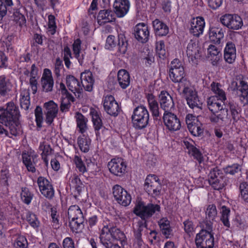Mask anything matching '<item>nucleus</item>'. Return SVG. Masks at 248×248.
<instances>
[{
	"label": "nucleus",
	"instance_id": "nucleus-1",
	"mask_svg": "<svg viewBox=\"0 0 248 248\" xmlns=\"http://www.w3.org/2000/svg\"><path fill=\"white\" fill-rule=\"evenodd\" d=\"M20 112L18 107L13 102H7L5 106L0 107V123L9 127V132L0 124V136L13 138L21 133L19 121Z\"/></svg>",
	"mask_w": 248,
	"mask_h": 248
},
{
	"label": "nucleus",
	"instance_id": "nucleus-2",
	"mask_svg": "<svg viewBox=\"0 0 248 248\" xmlns=\"http://www.w3.org/2000/svg\"><path fill=\"white\" fill-rule=\"evenodd\" d=\"M211 89L215 95L207 99V107L212 113L209 119L213 123L222 124L228 117V108H223L222 105L227 100L226 93L219 83L213 82Z\"/></svg>",
	"mask_w": 248,
	"mask_h": 248
},
{
	"label": "nucleus",
	"instance_id": "nucleus-3",
	"mask_svg": "<svg viewBox=\"0 0 248 248\" xmlns=\"http://www.w3.org/2000/svg\"><path fill=\"white\" fill-rule=\"evenodd\" d=\"M99 238L101 243L105 248H119L118 241H120L122 245L126 243L124 233L119 229L111 225L104 226Z\"/></svg>",
	"mask_w": 248,
	"mask_h": 248
},
{
	"label": "nucleus",
	"instance_id": "nucleus-4",
	"mask_svg": "<svg viewBox=\"0 0 248 248\" xmlns=\"http://www.w3.org/2000/svg\"><path fill=\"white\" fill-rule=\"evenodd\" d=\"M169 74L172 82L178 83V90H181L183 85L190 82L186 78L184 66L178 59H175L171 61Z\"/></svg>",
	"mask_w": 248,
	"mask_h": 248
},
{
	"label": "nucleus",
	"instance_id": "nucleus-5",
	"mask_svg": "<svg viewBox=\"0 0 248 248\" xmlns=\"http://www.w3.org/2000/svg\"><path fill=\"white\" fill-rule=\"evenodd\" d=\"M150 115L146 107L140 105L134 108L131 116L133 127L136 130L147 127L149 123Z\"/></svg>",
	"mask_w": 248,
	"mask_h": 248
},
{
	"label": "nucleus",
	"instance_id": "nucleus-6",
	"mask_svg": "<svg viewBox=\"0 0 248 248\" xmlns=\"http://www.w3.org/2000/svg\"><path fill=\"white\" fill-rule=\"evenodd\" d=\"M69 226L73 232H77L83 226L84 218L82 212L77 205H71L68 210Z\"/></svg>",
	"mask_w": 248,
	"mask_h": 248
},
{
	"label": "nucleus",
	"instance_id": "nucleus-7",
	"mask_svg": "<svg viewBox=\"0 0 248 248\" xmlns=\"http://www.w3.org/2000/svg\"><path fill=\"white\" fill-rule=\"evenodd\" d=\"M117 46V55L120 56L125 54L128 48V41L125 36L123 34L118 35L117 43L114 35H109L106 39L105 48L108 50H112Z\"/></svg>",
	"mask_w": 248,
	"mask_h": 248
},
{
	"label": "nucleus",
	"instance_id": "nucleus-8",
	"mask_svg": "<svg viewBox=\"0 0 248 248\" xmlns=\"http://www.w3.org/2000/svg\"><path fill=\"white\" fill-rule=\"evenodd\" d=\"M160 207L158 204L148 203L145 205L142 202H139L135 207L134 213L140 217L142 220L146 221L156 212H159Z\"/></svg>",
	"mask_w": 248,
	"mask_h": 248
},
{
	"label": "nucleus",
	"instance_id": "nucleus-9",
	"mask_svg": "<svg viewBox=\"0 0 248 248\" xmlns=\"http://www.w3.org/2000/svg\"><path fill=\"white\" fill-rule=\"evenodd\" d=\"M182 88L181 92L180 90H178V91L186 99L188 107L191 108L198 107L200 102L198 93L192 86L190 81L189 83L183 85Z\"/></svg>",
	"mask_w": 248,
	"mask_h": 248
},
{
	"label": "nucleus",
	"instance_id": "nucleus-10",
	"mask_svg": "<svg viewBox=\"0 0 248 248\" xmlns=\"http://www.w3.org/2000/svg\"><path fill=\"white\" fill-rule=\"evenodd\" d=\"M219 21L224 26L232 30H238L243 25L242 18L235 14H225L219 18Z\"/></svg>",
	"mask_w": 248,
	"mask_h": 248
},
{
	"label": "nucleus",
	"instance_id": "nucleus-11",
	"mask_svg": "<svg viewBox=\"0 0 248 248\" xmlns=\"http://www.w3.org/2000/svg\"><path fill=\"white\" fill-rule=\"evenodd\" d=\"M145 191L153 197L160 194L162 186L158 177L154 174H150L145 179L144 185Z\"/></svg>",
	"mask_w": 248,
	"mask_h": 248
},
{
	"label": "nucleus",
	"instance_id": "nucleus-12",
	"mask_svg": "<svg viewBox=\"0 0 248 248\" xmlns=\"http://www.w3.org/2000/svg\"><path fill=\"white\" fill-rule=\"evenodd\" d=\"M197 248H213L214 233H209L203 231L198 233L195 238Z\"/></svg>",
	"mask_w": 248,
	"mask_h": 248
},
{
	"label": "nucleus",
	"instance_id": "nucleus-13",
	"mask_svg": "<svg viewBox=\"0 0 248 248\" xmlns=\"http://www.w3.org/2000/svg\"><path fill=\"white\" fill-rule=\"evenodd\" d=\"M103 104L106 113L112 116H117L121 110L114 97L111 95H108L104 97Z\"/></svg>",
	"mask_w": 248,
	"mask_h": 248
},
{
	"label": "nucleus",
	"instance_id": "nucleus-14",
	"mask_svg": "<svg viewBox=\"0 0 248 248\" xmlns=\"http://www.w3.org/2000/svg\"><path fill=\"white\" fill-rule=\"evenodd\" d=\"M186 123L190 133L194 136H199L203 133L202 124L197 120L195 116L188 114L186 117Z\"/></svg>",
	"mask_w": 248,
	"mask_h": 248
},
{
	"label": "nucleus",
	"instance_id": "nucleus-15",
	"mask_svg": "<svg viewBox=\"0 0 248 248\" xmlns=\"http://www.w3.org/2000/svg\"><path fill=\"white\" fill-rule=\"evenodd\" d=\"M113 194L116 201L121 205L126 206L131 201V197L127 192L119 185H115L112 188Z\"/></svg>",
	"mask_w": 248,
	"mask_h": 248
},
{
	"label": "nucleus",
	"instance_id": "nucleus-16",
	"mask_svg": "<svg viewBox=\"0 0 248 248\" xmlns=\"http://www.w3.org/2000/svg\"><path fill=\"white\" fill-rule=\"evenodd\" d=\"M37 184L41 194L46 199L52 200L54 197L55 190L51 183L46 178L40 176Z\"/></svg>",
	"mask_w": 248,
	"mask_h": 248
},
{
	"label": "nucleus",
	"instance_id": "nucleus-17",
	"mask_svg": "<svg viewBox=\"0 0 248 248\" xmlns=\"http://www.w3.org/2000/svg\"><path fill=\"white\" fill-rule=\"evenodd\" d=\"M26 8L23 6L19 0H16L15 7L13 8V18L16 23L22 27L26 25V19L24 14Z\"/></svg>",
	"mask_w": 248,
	"mask_h": 248
},
{
	"label": "nucleus",
	"instance_id": "nucleus-18",
	"mask_svg": "<svg viewBox=\"0 0 248 248\" xmlns=\"http://www.w3.org/2000/svg\"><path fill=\"white\" fill-rule=\"evenodd\" d=\"M134 36L140 43H145L149 39L150 31L148 25L144 23H140L134 28Z\"/></svg>",
	"mask_w": 248,
	"mask_h": 248
},
{
	"label": "nucleus",
	"instance_id": "nucleus-19",
	"mask_svg": "<svg viewBox=\"0 0 248 248\" xmlns=\"http://www.w3.org/2000/svg\"><path fill=\"white\" fill-rule=\"evenodd\" d=\"M163 119L165 125L170 131H175L180 129V121L174 113L171 112L164 113Z\"/></svg>",
	"mask_w": 248,
	"mask_h": 248
},
{
	"label": "nucleus",
	"instance_id": "nucleus-20",
	"mask_svg": "<svg viewBox=\"0 0 248 248\" xmlns=\"http://www.w3.org/2000/svg\"><path fill=\"white\" fill-rule=\"evenodd\" d=\"M204 19L202 16L193 17L189 21V32L193 36L199 37L202 34L205 27Z\"/></svg>",
	"mask_w": 248,
	"mask_h": 248
},
{
	"label": "nucleus",
	"instance_id": "nucleus-21",
	"mask_svg": "<svg viewBox=\"0 0 248 248\" xmlns=\"http://www.w3.org/2000/svg\"><path fill=\"white\" fill-rule=\"evenodd\" d=\"M108 167L111 173L115 175L121 176L124 173L126 165L123 159L117 157L112 159L108 162Z\"/></svg>",
	"mask_w": 248,
	"mask_h": 248
},
{
	"label": "nucleus",
	"instance_id": "nucleus-22",
	"mask_svg": "<svg viewBox=\"0 0 248 248\" xmlns=\"http://www.w3.org/2000/svg\"><path fill=\"white\" fill-rule=\"evenodd\" d=\"M200 48L196 40H191L186 48V54L188 61L193 64H197L198 59L200 57Z\"/></svg>",
	"mask_w": 248,
	"mask_h": 248
},
{
	"label": "nucleus",
	"instance_id": "nucleus-23",
	"mask_svg": "<svg viewBox=\"0 0 248 248\" xmlns=\"http://www.w3.org/2000/svg\"><path fill=\"white\" fill-rule=\"evenodd\" d=\"M46 109L45 122L48 125H51L58 113V106L53 101L51 100L44 104Z\"/></svg>",
	"mask_w": 248,
	"mask_h": 248
},
{
	"label": "nucleus",
	"instance_id": "nucleus-24",
	"mask_svg": "<svg viewBox=\"0 0 248 248\" xmlns=\"http://www.w3.org/2000/svg\"><path fill=\"white\" fill-rule=\"evenodd\" d=\"M113 7L114 13L117 17H124L129 12L130 7L129 0H115Z\"/></svg>",
	"mask_w": 248,
	"mask_h": 248
},
{
	"label": "nucleus",
	"instance_id": "nucleus-25",
	"mask_svg": "<svg viewBox=\"0 0 248 248\" xmlns=\"http://www.w3.org/2000/svg\"><path fill=\"white\" fill-rule=\"evenodd\" d=\"M89 114L92 118L96 136L98 137L100 135L99 131L103 126L101 113L98 108L91 107L90 108Z\"/></svg>",
	"mask_w": 248,
	"mask_h": 248
},
{
	"label": "nucleus",
	"instance_id": "nucleus-26",
	"mask_svg": "<svg viewBox=\"0 0 248 248\" xmlns=\"http://www.w3.org/2000/svg\"><path fill=\"white\" fill-rule=\"evenodd\" d=\"M159 98L160 106L164 110V113L170 112L174 108V102L171 96L166 91H162Z\"/></svg>",
	"mask_w": 248,
	"mask_h": 248
},
{
	"label": "nucleus",
	"instance_id": "nucleus-27",
	"mask_svg": "<svg viewBox=\"0 0 248 248\" xmlns=\"http://www.w3.org/2000/svg\"><path fill=\"white\" fill-rule=\"evenodd\" d=\"M225 32V29L219 25L210 27L208 31L210 41L215 44H219L221 40L224 37Z\"/></svg>",
	"mask_w": 248,
	"mask_h": 248
},
{
	"label": "nucleus",
	"instance_id": "nucleus-28",
	"mask_svg": "<svg viewBox=\"0 0 248 248\" xmlns=\"http://www.w3.org/2000/svg\"><path fill=\"white\" fill-rule=\"evenodd\" d=\"M41 83L42 90L45 92H49L52 91L54 86V80L51 70L45 68L41 78Z\"/></svg>",
	"mask_w": 248,
	"mask_h": 248
},
{
	"label": "nucleus",
	"instance_id": "nucleus-29",
	"mask_svg": "<svg viewBox=\"0 0 248 248\" xmlns=\"http://www.w3.org/2000/svg\"><path fill=\"white\" fill-rule=\"evenodd\" d=\"M149 108L155 120H160L161 114L159 112V105L155 96L152 93H148L146 96Z\"/></svg>",
	"mask_w": 248,
	"mask_h": 248
},
{
	"label": "nucleus",
	"instance_id": "nucleus-30",
	"mask_svg": "<svg viewBox=\"0 0 248 248\" xmlns=\"http://www.w3.org/2000/svg\"><path fill=\"white\" fill-rule=\"evenodd\" d=\"M114 13L110 9L101 10L96 17L98 24L102 26L107 23L115 21Z\"/></svg>",
	"mask_w": 248,
	"mask_h": 248
},
{
	"label": "nucleus",
	"instance_id": "nucleus-31",
	"mask_svg": "<svg viewBox=\"0 0 248 248\" xmlns=\"http://www.w3.org/2000/svg\"><path fill=\"white\" fill-rule=\"evenodd\" d=\"M81 82L85 91L91 92L93 89L94 79L89 70H85L80 74Z\"/></svg>",
	"mask_w": 248,
	"mask_h": 248
},
{
	"label": "nucleus",
	"instance_id": "nucleus-32",
	"mask_svg": "<svg viewBox=\"0 0 248 248\" xmlns=\"http://www.w3.org/2000/svg\"><path fill=\"white\" fill-rule=\"evenodd\" d=\"M153 27L155 36L159 37L166 36L169 33L168 26L159 19H155L152 22Z\"/></svg>",
	"mask_w": 248,
	"mask_h": 248
},
{
	"label": "nucleus",
	"instance_id": "nucleus-33",
	"mask_svg": "<svg viewBox=\"0 0 248 248\" xmlns=\"http://www.w3.org/2000/svg\"><path fill=\"white\" fill-rule=\"evenodd\" d=\"M208 58L214 66H217L222 60V53L219 49L214 45H210L207 50Z\"/></svg>",
	"mask_w": 248,
	"mask_h": 248
},
{
	"label": "nucleus",
	"instance_id": "nucleus-34",
	"mask_svg": "<svg viewBox=\"0 0 248 248\" xmlns=\"http://www.w3.org/2000/svg\"><path fill=\"white\" fill-rule=\"evenodd\" d=\"M12 84L6 75L0 76V96L5 97L11 91Z\"/></svg>",
	"mask_w": 248,
	"mask_h": 248
},
{
	"label": "nucleus",
	"instance_id": "nucleus-35",
	"mask_svg": "<svg viewBox=\"0 0 248 248\" xmlns=\"http://www.w3.org/2000/svg\"><path fill=\"white\" fill-rule=\"evenodd\" d=\"M66 84L68 89L74 93H79L81 89L79 81L73 75H67L66 77Z\"/></svg>",
	"mask_w": 248,
	"mask_h": 248
},
{
	"label": "nucleus",
	"instance_id": "nucleus-36",
	"mask_svg": "<svg viewBox=\"0 0 248 248\" xmlns=\"http://www.w3.org/2000/svg\"><path fill=\"white\" fill-rule=\"evenodd\" d=\"M117 80L120 86L122 89H126L129 85L130 82V77L129 73L125 69L120 70L117 74Z\"/></svg>",
	"mask_w": 248,
	"mask_h": 248
},
{
	"label": "nucleus",
	"instance_id": "nucleus-37",
	"mask_svg": "<svg viewBox=\"0 0 248 248\" xmlns=\"http://www.w3.org/2000/svg\"><path fill=\"white\" fill-rule=\"evenodd\" d=\"M14 5L13 0H0V24H3V18Z\"/></svg>",
	"mask_w": 248,
	"mask_h": 248
},
{
	"label": "nucleus",
	"instance_id": "nucleus-38",
	"mask_svg": "<svg viewBox=\"0 0 248 248\" xmlns=\"http://www.w3.org/2000/svg\"><path fill=\"white\" fill-rule=\"evenodd\" d=\"M158 224L162 234L166 238L170 237L172 229L170 228V222L166 217H163L158 221Z\"/></svg>",
	"mask_w": 248,
	"mask_h": 248
},
{
	"label": "nucleus",
	"instance_id": "nucleus-39",
	"mask_svg": "<svg viewBox=\"0 0 248 248\" xmlns=\"http://www.w3.org/2000/svg\"><path fill=\"white\" fill-rule=\"evenodd\" d=\"M78 143L80 150L84 152L87 153L90 149L91 140L88 136L85 135L80 136L78 139Z\"/></svg>",
	"mask_w": 248,
	"mask_h": 248
},
{
	"label": "nucleus",
	"instance_id": "nucleus-40",
	"mask_svg": "<svg viewBox=\"0 0 248 248\" xmlns=\"http://www.w3.org/2000/svg\"><path fill=\"white\" fill-rule=\"evenodd\" d=\"M46 39V37L44 35L41 33H34L31 43V47L38 50L39 46L44 45V40Z\"/></svg>",
	"mask_w": 248,
	"mask_h": 248
},
{
	"label": "nucleus",
	"instance_id": "nucleus-41",
	"mask_svg": "<svg viewBox=\"0 0 248 248\" xmlns=\"http://www.w3.org/2000/svg\"><path fill=\"white\" fill-rule=\"evenodd\" d=\"M205 219L209 221H215L217 217V208L214 204L208 205L205 211Z\"/></svg>",
	"mask_w": 248,
	"mask_h": 248
},
{
	"label": "nucleus",
	"instance_id": "nucleus-42",
	"mask_svg": "<svg viewBox=\"0 0 248 248\" xmlns=\"http://www.w3.org/2000/svg\"><path fill=\"white\" fill-rule=\"evenodd\" d=\"M77 127L79 129V132L82 135L86 131L87 129V120L81 113H79L77 118Z\"/></svg>",
	"mask_w": 248,
	"mask_h": 248
},
{
	"label": "nucleus",
	"instance_id": "nucleus-43",
	"mask_svg": "<svg viewBox=\"0 0 248 248\" xmlns=\"http://www.w3.org/2000/svg\"><path fill=\"white\" fill-rule=\"evenodd\" d=\"M20 103L22 108L26 110L29 109L30 106V97L29 92H24L20 93Z\"/></svg>",
	"mask_w": 248,
	"mask_h": 248
},
{
	"label": "nucleus",
	"instance_id": "nucleus-44",
	"mask_svg": "<svg viewBox=\"0 0 248 248\" xmlns=\"http://www.w3.org/2000/svg\"><path fill=\"white\" fill-rule=\"evenodd\" d=\"M226 179H208L209 184L215 190L222 189L226 185Z\"/></svg>",
	"mask_w": 248,
	"mask_h": 248
},
{
	"label": "nucleus",
	"instance_id": "nucleus-45",
	"mask_svg": "<svg viewBox=\"0 0 248 248\" xmlns=\"http://www.w3.org/2000/svg\"><path fill=\"white\" fill-rule=\"evenodd\" d=\"M185 146V151L189 155H202L199 149L196 147L192 143L186 141L184 142Z\"/></svg>",
	"mask_w": 248,
	"mask_h": 248
},
{
	"label": "nucleus",
	"instance_id": "nucleus-46",
	"mask_svg": "<svg viewBox=\"0 0 248 248\" xmlns=\"http://www.w3.org/2000/svg\"><path fill=\"white\" fill-rule=\"evenodd\" d=\"M156 52L160 59H164L166 57V50L164 41L160 40L156 43Z\"/></svg>",
	"mask_w": 248,
	"mask_h": 248
},
{
	"label": "nucleus",
	"instance_id": "nucleus-47",
	"mask_svg": "<svg viewBox=\"0 0 248 248\" xmlns=\"http://www.w3.org/2000/svg\"><path fill=\"white\" fill-rule=\"evenodd\" d=\"M22 159L24 164L29 171L32 172L35 171L33 156H22Z\"/></svg>",
	"mask_w": 248,
	"mask_h": 248
},
{
	"label": "nucleus",
	"instance_id": "nucleus-48",
	"mask_svg": "<svg viewBox=\"0 0 248 248\" xmlns=\"http://www.w3.org/2000/svg\"><path fill=\"white\" fill-rule=\"evenodd\" d=\"M230 213V210L229 208H227L225 206H223L222 207L220 220L223 225L227 228H229L230 227V224L229 220Z\"/></svg>",
	"mask_w": 248,
	"mask_h": 248
},
{
	"label": "nucleus",
	"instance_id": "nucleus-49",
	"mask_svg": "<svg viewBox=\"0 0 248 248\" xmlns=\"http://www.w3.org/2000/svg\"><path fill=\"white\" fill-rule=\"evenodd\" d=\"M240 88L239 91L241 94L240 95V98H243L244 101L248 102V84L247 82L243 80L240 81Z\"/></svg>",
	"mask_w": 248,
	"mask_h": 248
},
{
	"label": "nucleus",
	"instance_id": "nucleus-50",
	"mask_svg": "<svg viewBox=\"0 0 248 248\" xmlns=\"http://www.w3.org/2000/svg\"><path fill=\"white\" fill-rule=\"evenodd\" d=\"M38 151L40 155H51L54 152L50 145L46 142L40 143Z\"/></svg>",
	"mask_w": 248,
	"mask_h": 248
},
{
	"label": "nucleus",
	"instance_id": "nucleus-51",
	"mask_svg": "<svg viewBox=\"0 0 248 248\" xmlns=\"http://www.w3.org/2000/svg\"><path fill=\"white\" fill-rule=\"evenodd\" d=\"M226 179L222 171L217 167L211 169L208 174V179Z\"/></svg>",
	"mask_w": 248,
	"mask_h": 248
},
{
	"label": "nucleus",
	"instance_id": "nucleus-52",
	"mask_svg": "<svg viewBox=\"0 0 248 248\" xmlns=\"http://www.w3.org/2000/svg\"><path fill=\"white\" fill-rule=\"evenodd\" d=\"M21 198L23 202L29 204L33 198V194L27 188H22L20 194Z\"/></svg>",
	"mask_w": 248,
	"mask_h": 248
},
{
	"label": "nucleus",
	"instance_id": "nucleus-53",
	"mask_svg": "<svg viewBox=\"0 0 248 248\" xmlns=\"http://www.w3.org/2000/svg\"><path fill=\"white\" fill-rule=\"evenodd\" d=\"M75 162L76 167L80 172L84 173L87 171L86 166L84 162H83L81 156H75Z\"/></svg>",
	"mask_w": 248,
	"mask_h": 248
},
{
	"label": "nucleus",
	"instance_id": "nucleus-54",
	"mask_svg": "<svg viewBox=\"0 0 248 248\" xmlns=\"http://www.w3.org/2000/svg\"><path fill=\"white\" fill-rule=\"evenodd\" d=\"M241 196L245 202L248 203V183L243 182L239 186Z\"/></svg>",
	"mask_w": 248,
	"mask_h": 248
},
{
	"label": "nucleus",
	"instance_id": "nucleus-55",
	"mask_svg": "<svg viewBox=\"0 0 248 248\" xmlns=\"http://www.w3.org/2000/svg\"><path fill=\"white\" fill-rule=\"evenodd\" d=\"M10 178L9 171L7 169L1 170L0 172V186H8V180Z\"/></svg>",
	"mask_w": 248,
	"mask_h": 248
},
{
	"label": "nucleus",
	"instance_id": "nucleus-56",
	"mask_svg": "<svg viewBox=\"0 0 248 248\" xmlns=\"http://www.w3.org/2000/svg\"><path fill=\"white\" fill-rule=\"evenodd\" d=\"M9 68V59L3 51L0 50V69H6Z\"/></svg>",
	"mask_w": 248,
	"mask_h": 248
},
{
	"label": "nucleus",
	"instance_id": "nucleus-57",
	"mask_svg": "<svg viewBox=\"0 0 248 248\" xmlns=\"http://www.w3.org/2000/svg\"><path fill=\"white\" fill-rule=\"evenodd\" d=\"M27 220L29 224L34 228L39 227L40 222L35 214L30 212L28 213L27 215Z\"/></svg>",
	"mask_w": 248,
	"mask_h": 248
},
{
	"label": "nucleus",
	"instance_id": "nucleus-58",
	"mask_svg": "<svg viewBox=\"0 0 248 248\" xmlns=\"http://www.w3.org/2000/svg\"><path fill=\"white\" fill-rule=\"evenodd\" d=\"M64 68L62 61L59 57L56 58L54 64V73L59 78L61 76V71Z\"/></svg>",
	"mask_w": 248,
	"mask_h": 248
},
{
	"label": "nucleus",
	"instance_id": "nucleus-59",
	"mask_svg": "<svg viewBox=\"0 0 248 248\" xmlns=\"http://www.w3.org/2000/svg\"><path fill=\"white\" fill-rule=\"evenodd\" d=\"M27 244V240L24 236H18L14 243L15 248H25Z\"/></svg>",
	"mask_w": 248,
	"mask_h": 248
},
{
	"label": "nucleus",
	"instance_id": "nucleus-60",
	"mask_svg": "<svg viewBox=\"0 0 248 248\" xmlns=\"http://www.w3.org/2000/svg\"><path fill=\"white\" fill-rule=\"evenodd\" d=\"M223 57L226 62L232 64L236 59V52H224Z\"/></svg>",
	"mask_w": 248,
	"mask_h": 248
},
{
	"label": "nucleus",
	"instance_id": "nucleus-61",
	"mask_svg": "<svg viewBox=\"0 0 248 248\" xmlns=\"http://www.w3.org/2000/svg\"><path fill=\"white\" fill-rule=\"evenodd\" d=\"M161 6L165 13L166 14L170 13L171 11V1L170 0H163Z\"/></svg>",
	"mask_w": 248,
	"mask_h": 248
},
{
	"label": "nucleus",
	"instance_id": "nucleus-62",
	"mask_svg": "<svg viewBox=\"0 0 248 248\" xmlns=\"http://www.w3.org/2000/svg\"><path fill=\"white\" fill-rule=\"evenodd\" d=\"M240 166L238 164H233L226 168L225 171L226 173L234 175L240 170Z\"/></svg>",
	"mask_w": 248,
	"mask_h": 248
},
{
	"label": "nucleus",
	"instance_id": "nucleus-63",
	"mask_svg": "<svg viewBox=\"0 0 248 248\" xmlns=\"http://www.w3.org/2000/svg\"><path fill=\"white\" fill-rule=\"evenodd\" d=\"M201 231H203L209 233H214L213 232V221L205 219L202 229Z\"/></svg>",
	"mask_w": 248,
	"mask_h": 248
},
{
	"label": "nucleus",
	"instance_id": "nucleus-64",
	"mask_svg": "<svg viewBox=\"0 0 248 248\" xmlns=\"http://www.w3.org/2000/svg\"><path fill=\"white\" fill-rule=\"evenodd\" d=\"M62 246L63 248H75V244L71 237H66L63 240Z\"/></svg>",
	"mask_w": 248,
	"mask_h": 248
}]
</instances>
